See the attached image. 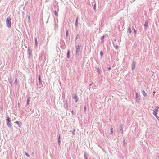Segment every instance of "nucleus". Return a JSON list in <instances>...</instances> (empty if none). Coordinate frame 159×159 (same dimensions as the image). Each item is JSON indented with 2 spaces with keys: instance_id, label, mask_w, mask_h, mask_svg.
<instances>
[{
  "instance_id": "obj_36",
  "label": "nucleus",
  "mask_w": 159,
  "mask_h": 159,
  "mask_svg": "<svg viewBox=\"0 0 159 159\" xmlns=\"http://www.w3.org/2000/svg\"><path fill=\"white\" fill-rule=\"evenodd\" d=\"M108 70H110L111 69V67H109L108 68Z\"/></svg>"
},
{
  "instance_id": "obj_35",
  "label": "nucleus",
  "mask_w": 159,
  "mask_h": 159,
  "mask_svg": "<svg viewBox=\"0 0 159 159\" xmlns=\"http://www.w3.org/2000/svg\"><path fill=\"white\" fill-rule=\"evenodd\" d=\"M54 13L56 15H57V12H56V11H54Z\"/></svg>"
},
{
  "instance_id": "obj_18",
  "label": "nucleus",
  "mask_w": 159,
  "mask_h": 159,
  "mask_svg": "<svg viewBox=\"0 0 159 159\" xmlns=\"http://www.w3.org/2000/svg\"><path fill=\"white\" fill-rule=\"evenodd\" d=\"M30 98H28L27 100V104L29 105V101H30Z\"/></svg>"
},
{
  "instance_id": "obj_14",
  "label": "nucleus",
  "mask_w": 159,
  "mask_h": 159,
  "mask_svg": "<svg viewBox=\"0 0 159 159\" xmlns=\"http://www.w3.org/2000/svg\"><path fill=\"white\" fill-rule=\"evenodd\" d=\"M10 122H7V125L9 127H11V125L10 123Z\"/></svg>"
},
{
  "instance_id": "obj_4",
  "label": "nucleus",
  "mask_w": 159,
  "mask_h": 159,
  "mask_svg": "<svg viewBox=\"0 0 159 159\" xmlns=\"http://www.w3.org/2000/svg\"><path fill=\"white\" fill-rule=\"evenodd\" d=\"M157 109H154L153 110V114L156 116V117L158 119V116H157Z\"/></svg>"
},
{
  "instance_id": "obj_8",
  "label": "nucleus",
  "mask_w": 159,
  "mask_h": 159,
  "mask_svg": "<svg viewBox=\"0 0 159 159\" xmlns=\"http://www.w3.org/2000/svg\"><path fill=\"white\" fill-rule=\"evenodd\" d=\"M15 123L17 124L20 127L22 125V123L21 122H19L18 121H16L15 122Z\"/></svg>"
},
{
  "instance_id": "obj_22",
  "label": "nucleus",
  "mask_w": 159,
  "mask_h": 159,
  "mask_svg": "<svg viewBox=\"0 0 159 159\" xmlns=\"http://www.w3.org/2000/svg\"><path fill=\"white\" fill-rule=\"evenodd\" d=\"M58 142L59 143V144H60V136L59 135V137H58Z\"/></svg>"
},
{
  "instance_id": "obj_12",
  "label": "nucleus",
  "mask_w": 159,
  "mask_h": 159,
  "mask_svg": "<svg viewBox=\"0 0 159 159\" xmlns=\"http://www.w3.org/2000/svg\"><path fill=\"white\" fill-rule=\"evenodd\" d=\"M78 17H77L76 18V21H75V26H77L78 25Z\"/></svg>"
},
{
  "instance_id": "obj_39",
  "label": "nucleus",
  "mask_w": 159,
  "mask_h": 159,
  "mask_svg": "<svg viewBox=\"0 0 159 159\" xmlns=\"http://www.w3.org/2000/svg\"><path fill=\"white\" fill-rule=\"evenodd\" d=\"M76 39H78V38L77 36H76Z\"/></svg>"
},
{
  "instance_id": "obj_2",
  "label": "nucleus",
  "mask_w": 159,
  "mask_h": 159,
  "mask_svg": "<svg viewBox=\"0 0 159 159\" xmlns=\"http://www.w3.org/2000/svg\"><path fill=\"white\" fill-rule=\"evenodd\" d=\"M81 47V45L79 43L78 45L76 47V55L78 56L80 51V48Z\"/></svg>"
},
{
  "instance_id": "obj_26",
  "label": "nucleus",
  "mask_w": 159,
  "mask_h": 159,
  "mask_svg": "<svg viewBox=\"0 0 159 159\" xmlns=\"http://www.w3.org/2000/svg\"><path fill=\"white\" fill-rule=\"evenodd\" d=\"M69 51H68V52H67V57L68 58H69Z\"/></svg>"
},
{
  "instance_id": "obj_13",
  "label": "nucleus",
  "mask_w": 159,
  "mask_h": 159,
  "mask_svg": "<svg viewBox=\"0 0 159 159\" xmlns=\"http://www.w3.org/2000/svg\"><path fill=\"white\" fill-rule=\"evenodd\" d=\"M104 35H103V36H102L101 37V39L102 40V43H103V41H104Z\"/></svg>"
},
{
  "instance_id": "obj_37",
  "label": "nucleus",
  "mask_w": 159,
  "mask_h": 159,
  "mask_svg": "<svg viewBox=\"0 0 159 159\" xmlns=\"http://www.w3.org/2000/svg\"><path fill=\"white\" fill-rule=\"evenodd\" d=\"M92 84V83L91 84H89V86H91Z\"/></svg>"
},
{
  "instance_id": "obj_28",
  "label": "nucleus",
  "mask_w": 159,
  "mask_h": 159,
  "mask_svg": "<svg viewBox=\"0 0 159 159\" xmlns=\"http://www.w3.org/2000/svg\"><path fill=\"white\" fill-rule=\"evenodd\" d=\"M133 30H134V32L135 34H136V30H135V29H134V27H133Z\"/></svg>"
},
{
  "instance_id": "obj_20",
  "label": "nucleus",
  "mask_w": 159,
  "mask_h": 159,
  "mask_svg": "<svg viewBox=\"0 0 159 159\" xmlns=\"http://www.w3.org/2000/svg\"><path fill=\"white\" fill-rule=\"evenodd\" d=\"M84 157L85 159H88L86 155L85 152L84 154Z\"/></svg>"
},
{
  "instance_id": "obj_11",
  "label": "nucleus",
  "mask_w": 159,
  "mask_h": 159,
  "mask_svg": "<svg viewBox=\"0 0 159 159\" xmlns=\"http://www.w3.org/2000/svg\"><path fill=\"white\" fill-rule=\"evenodd\" d=\"M96 3H95L93 5V8L94 9V10L95 11H96Z\"/></svg>"
},
{
  "instance_id": "obj_33",
  "label": "nucleus",
  "mask_w": 159,
  "mask_h": 159,
  "mask_svg": "<svg viewBox=\"0 0 159 159\" xmlns=\"http://www.w3.org/2000/svg\"><path fill=\"white\" fill-rule=\"evenodd\" d=\"M118 48V46H117V45H116L115 46V48L116 49H117V48Z\"/></svg>"
},
{
  "instance_id": "obj_21",
  "label": "nucleus",
  "mask_w": 159,
  "mask_h": 159,
  "mask_svg": "<svg viewBox=\"0 0 159 159\" xmlns=\"http://www.w3.org/2000/svg\"><path fill=\"white\" fill-rule=\"evenodd\" d=\"M35 44L36 46H37V44H38V42L37 41V39L36 38L35 39Z\"/></svg>"
},
{
  "instance_id": "obj_15",
  "label": "nucleus",
  "mask_w": 159,
  "mask_h": 159,
  "mask_svg": "<svg viewBox=\"0 0 159 159\" xmlns=\"http://www.w3.org/2000/svg\"><path fill=\"white\" fill-rule=\"evenodd\" d=\"M128 31H129V33L130 34L131 33V28L129 27H128Z\"/></svg>"
},
{
  "instance_id": "obj_31",
  "label": "nucleus",
  "mask_w": 159,
  "mask_h": 159,
  "mask_svg": "<svg viewBox=\"0 0 159 159\" xmlns=\"http://www.w3.org/2000/svg\"><path fill=\"white\" fill-rule=\"evenodd\" d=\"M68 35V31H66V35L67 36Z\"/></svg>"
},
{
  "instance_id": "obj_27",
  "label": "nucleus",
  "mask_w": 159,
  "mask_h": 159,
  "mask_svg": "<svg viewBox=\"0 0 159 159\" xmlns=\"http://www.w3.org/2000/svg\"><path fill=\"white\" fill-rule=\"evenodd\" d=\"M159 108V107L158 106H157L155 108V109H157V111L158 109Z\"/></svg>"
},
{
  "instance_id": "obj_30",
  "label": "nucleus",
  "mask_w": 159,
  "mask_h": 159,
  "mask_svg": "<svg viewBox=\"0 0 159 159\" xmlns=\"http://www.w3.org/2000/svg\"><path fill=\"white\" fill-rule=\"evenodd\" d=\"M25 155L26 156H27V157H29V154H28L26 152V153H25Z\"/></svg>"
},
{
  "instance_id": "obj_9",
  "label": "nucleus",
  "mask_w": 159,
  "mask_h": 159,
  "mask_svg": "<svg viewBox=\"0 0 159 159\" xmlns=\"http://www.w3.org/2000/svg\"><path fill=\"white\" fill-rule=\"evenodd\" d=\"M148 25V21L147 20H146L145 21V24L144 25V28L145 29H146L147 28V27Z\"/></svg>"
},
{
  "instance_id": "obj_17",
  "label": "nucleus",
  "mask_w": 159,
  "mask_h": 159,
  "mask_svg": "<svg viewBox=\"0 0 159 159\" xmlns=\"http://www.w3.org/2000/svg\"><path fill=\"white\" fill-rule=\"evenodd\" d=\"M113 128L112 127H111V128L110 130H111V134H112L113 133Z\"/></svg>"
},
{
  "instance_id": "obj_3",
  "label": "nucleus",
  "mask_w": 159,
  "mask_h": 159,
  "mask_svg": "<svg viewBox=\"0 0 159 159\" xmlns=\"http://www.w3.org/2000/svg\"><path fill=\"white\" fill-rule=\"evenodd\" d=\"M72 98L75 99V102H78V98L77 96L75 93L73 94L72 95Z\"/></svg>"
},
{
  "instance_id": "obj_32",
  "label": "nucleus",
  "mask_w": 159,
  "mask_h": 159,
  "mask_svg": "<svg viewBox=\"0 0 159 159\" xmlns=\"http://www.w3.org/2000/svg\"><path fill=\"white\" fill-rule=\"evenodd\" d=\"M15 83L16 84H17V79H16L15 80Z\"/></svg>"
},
{
  "instance_id": "obj_23",
  "label": "nucleus",
  "mask_w": 159,
  "mask_h": 159,
  "mask_svg": "<svg viewBox=\"0 0 159 159\" xmlns=\"http://www.w3.org/2000/svg\"><path fill=\"white\" fill-rule=\"evenodd\" d=\"M72 133L73 135H75V129H74L73 131H72Z\"/></svg>"
},
{
  "instance_id": "obj_16",
  "label": "nucleus",
  "mask_w": 159,
  "mask_h": 159,
  "mask_svg": "<svg viewBox=\"0 0 159 159\" xmlns=\"http://www.w3.org/2000/svg\"><path fill=\"white\" fill-rule=\"evenodd\" d=\"M100 56H101V57H102L103 56V53L102 51H100Z\"/></svg>"
},
{
  "instance_id": "obj_7",
  "label": "nucleus",
  "mask_w": 159,
  "mask_h": 159,
  "mask_svg": "<svg viewBox=\"0 0 159 159\" xmlns=\"http://www.w3.org/2000/svg\"><path fill=\"white\" fill-rule=\"evenodd\" d=\"M123 125L122 124L120 125V132L122 133L123 132Z\"/></svg>"
},
{
  "instance_id": "obj_25",
  "label": "nucleus",
  "mask_w": 159,
  "mask_h": 159,
  "mask_svg": "<svg viewBox=\"0 0 159 159\" xmlns=\"http://www.w3.org/2000/svg\"><path fill=\"white\" fill-rule=\"evenodd\" d=\"M123 143H124V145H125L127 144V143L125 141V140H124L123 141Z\"/></svg>"
},
{
  "instance_id": "obj_10",
  "label": "nucleus",
  "mask_w": 159,
  "mask_h": 159,
  "mask_svg": "<svg viewBox=\"0 0 159 159\" xmlns=\"http://www.w3.org/2000/svg\"><path fill=\"white\" fill-rule=\"evenodd\" d=\"M142 92L143 94L144 97H145L147 96V94L144 90L142 91Z\"/></svg>"
},
{
  "instance_id": "obj_19",
  "label": "nucleus",
  "mask_w": 159,
  "mask_h": 159,
  "mask_svg": "<svg viewBox=\"0 0 159 159\" xmlns=\"http://www.w3.org/2000/svg\"><path fill=\"white\" fill-rule=\"evenodd\" d=\"M97 71H98V73L99 74H100V70L99 68H97Z\"/></svg>"
},
{
  "instance_id": "obj_6",
  "label": "nucleus",
  "mask_w": 159,
  "mask_h": 159,
  "mask_svg": "<svg viewBox=\"0 0 159 159\" xmlns=\"http://www.w3.org/2000/svg\"><path fill=\"white\" fill-rule=\"evenodd\" d=\"M135 62H133L132 64V70H134L135 69Z\"/></svg>"
},
{
  "instance_id": "obj_24",
  "label": "nucleus",
  "mask_w": 159,
  "mask_h": 159,
  "mask_svg": "<svg viewBox=\"0 0 159 159\" xmlns=\"http://www.w3.org/2000/svg\"><path fill=\"white\" fill-rule=\"evenodd\" d=\"M7 122H10V118L9 117L7 118Z\"/></svg>"
},
{
  "instance_id": "obj_1",
  "label": "nucleus",
  "mask_w": 159,
  "mask_h": 159,
  "mask_svg": "<svg viewBox=\"0 0 159 159\" xmlns=\"http://www.w3.org/2000/svg\"><path fill=\"white\" fill-rule=\"evenodd\" d=\"M11 18L10 17H8L7 18L6 23L7 26L8 27H10L11 25Z\"/></svg>"
},
{
  "instance_id": "obj_34",
  "label": "nucleus",
  "mask_w": 159,
  "mask_h": 159,
  "mask_svg": "<svg viewBox=\"0 0 159 159\" xmlns=\"http://www.w3.org/2000/svg\"><path fill=\"white\" fill-rule=\"evenodd\" d=\"M84 110L85 111H86V105L84 107Z\"/></svg>"
},
{
  "instance_id": "obj_29",
  "label": "nucleus",
  "mask_w": 159,
  "mask_h": 159,
  "mask_svg": "<svg viewBox=\"0 0 159 159\" xmlns=\"http://www.w3.org/2000/svg\"><path fill=\"white\" fill-rule=\"evenodd\" d=\"M39 82H41V79H40V76H39Z\"/></svg>"
},
{
  "instance_id": "obj_5",
  "label": "nucleus",
  "mask_w": 159,
  "mask_h": 159,
  "mask_svg": "<svg viewBox=\"0 0 159 159\" xmlns=\"http://www.w3.org/2000/svg\"><path fill=\"white\" fill-rule=\"evenodd\" d=\"M139 95L137 92H136L135 93V100L136 102H139Z\"/></svg>"
},
{
  "instance_id": "obj_38",
  "label": "nucleus",
  "mask_w": 159,
  "mask_h": 159,
  "mask_svg": "<svg viewBox=\"0 0 159 159\" xmlns=\"http://www.w3.org/2000/svg\"><path fill=\"white\" fill-rule=\"evenodd\" d=\"M71 112H72V114H73V110H72L71 111Z\"/></svg>"
}]
</instances>
